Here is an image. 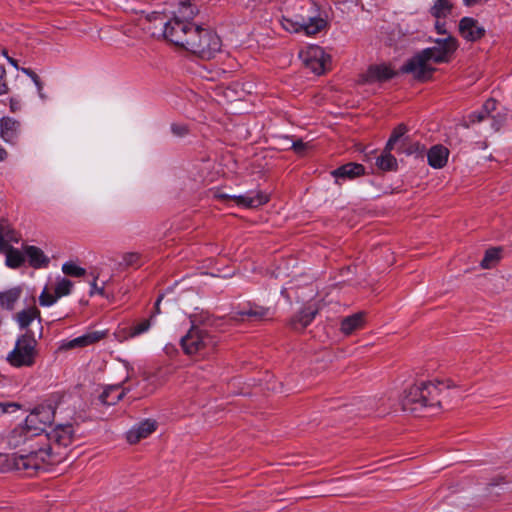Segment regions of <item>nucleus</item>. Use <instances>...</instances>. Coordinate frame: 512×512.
<instances>
[{"label": "nucleus", "instance_id": "9d476101", "mask_svg": "<svg viewBox=\"0 0 512 512\" xmlns=\"http://www.w3.org/2000/svg\"><path fill=\"white\" fill-rule=\"evenodd\" d=\"M62 272L69 277L82 278L91 288H104L108 280L102 275L98 268H92L87 272L75 261H67L62 265Z\"/></svg>", "mask_w": 512, "mask_h": 512}, {"label": "nucleus", "instance_id": "6ab92c4d", "mask_svg": "<svg viewBox=\"0 0 512 512\" xmlns=\"http://www.w3.org/2000/svg\"><path fill=\"white\" fill-rule=\"evenodd\" d=\"M152 323L150 319H143L139 322H134L132 325L120 328L117 332V337L119 341H126L131 338L138 337L144 333H146Z\"/></svg>", "mask_w": 512, "mask_h": 512}, {"label": "nucleus", "instance_id": "09e8293b", "mask_svg": "<svg viewBox=\"0 0 512 512\" xmlns=\"http://www.w3.org/2000/svg\"><path fill=\"white\" fill-rule=\"evenodd\" d=\"M164 295L161 294L159 295V297L157 298L156 302H155V305H154V311L152 312L151 316H150V320L152 318H154L156 315L160 314L161 313V310H160V303L163 299Z\"/></svg>", "mask_w": 512, "mask_h": 512}, {"label": "nucleus", "instance_id": "c85d7f7f", "mask_svg": "<svg viewBox=\"0 0 512 512\" xmlns=\"http://www.w3.org/2000/svg\"><path fill=\"white\" fill-rule=\"evenodd\" d=\"M453 9V3L450 0H436L430 8V14L436 19H445Z\"/></svg>", "mask_w": 512, "mask_h": 512}, {"label": "nucleus", "instance_id": "8fccbe9b", "mask_svg": "<svg viewBox=\"0 0 512 512\" xmlns=\"http://www.w3.org/2000/svg\"><path fill=\"white\" fill-rule=\"evenodd\" d=\"M435 29H436L437 33H439V34H443V35L447 34L445 23L442 22L441 19H436Z\"/></svg>", "mask_w": 512, "mask_h": 512}, {"label": "nucleus", "instance_id": "1a4fd4ad", "mask_svg": "<svg viewBox=\"0 0 512 512\" xmlns=\"http://www.w3.org/2000/svg\"><path fill=\"white\" fill-rule=\"evenodd\" d=\"M45 437L49 440V445L44 449L50 450L53 447V457H57L61 462L66 457L65 448L73 442L74 429L71 424L57 425Z\"/></svg>", "mask_w": 512, "mask_h": 512}, {"label": "nucleus", "instance_id": "72a5a7b5", "mask_svg": "<svg viewBox=\"0 0 512 512\" xmlns=\"http://www.w3.org/2000/svg\"><path fill=\"white\" fill-rule=\"evenodd\" d=\"M501 249L491 248L486 251L483 259L481 260V267L484 269H490L494 267L500 260Z\"/></svg>", "mask_w": 512, "mask_h": 512}, {"label": "nucleus", "instance_id": "9b49d317", "mask_svg": "<svg viewBox=\"0 0 512 512\" xmlns=\"http://www.w3.org/2000/svg\"><path fill=\"white\" fill-rule=\"evenodd\" d=\"M299 57L303 64L317 75L323 74L330 65V56L317 45L305 47L300 51Z\"/></svg>", "mask_w": 512, "mask_h": 512}, {"label": "nucleus", "instance_id": "b1692460", "mask_svg": "<svg viewBox=\"0 0 512 512\" xmlns=\"http://www.w3.org/2000/svg\"><path fill=\"white\" fill-rule=\"evenodd\" d=\"M25 258H27L29 264L34 268L45 267L49 263V258L45 256L43 251L35 246H27L24 249Z\"/></svg>", "mask_w": 512, "mask_h": 512}, {"label": "nucleus", "instance_id": "ddd939ff", "mask_svg": "<svg viewBox=\"0 0 512 512\" xmlns=\"http://www.w3.org/2000/svg\"><path fill=\"white\" fill-rule=\"evenodd\" d=\"M215 198L220 200H233L236 205L244 208H257L266 204L269 201L268 194L262 191H250L243 195H228L225 193L218 192L215 194Z\"/></svg>", "mask_w": 512, "mask_h": 512}, {"label": "nucleus", "instance_id": "a18cd8bd", "mask_svg": "<svg viewBox=\"0 0 512 512\" xmlns=\"http://www.w3.org/2000/svg\"><path fill=\"white\" fill-rule=\"evenodd\" d=\"M9 107L11 112L16 113L21 110L22 104L21 101L17 98H10Z\"/></svg>", "mask_w": 512, "mask_h": 512}, {"label": "nucleus", "instance_id": "37998d69", "mask_svg": "<svg viewBox=\"0 0 512 512\" xmlns=\"http://www.w3.org/2000/svg\"><path fill=\"white\" fill-rule=\"evenodd\" d=\"M171 130L176 136H184L188 133V128L184 124H172Z\"/></svg>", "mask_w": 512, "mask_h": 512}, {"label": "nucleus", "instance_id": "a878e982", "mask_svg": "<svg viewBox=\"0 0 512 512\" xmlns=\"http://www.w3.org/2000/svg\"><path fill=\"white\" fill-rule=\"evenodd\" d=\"M124 396V390L120 385H114L106 388L99 396V401L103 405H114Z\"/></svg>", "mask_w": 512, "mask_h": 512}, {"label": "nucleus", "instance_id": "412c9836", "mask_svg": "<svg viewBox=\"0 0 512 512\" xmlns=\"http://www.w3.org/2000/svg\"><path fill=\"white\" fill-rule=\"evenodd\" d=\"M395 75L394 71L387 65H372L363 75V82L374 83L383 82L391 79Z\"/></svg>", "mask_w": 512, "mask_h": 512}, {"label": "nucleus", "instance_id": "bb28decb", "mask_svg": "<svg viewBox=\"0 0 512 512\" xmlns=\"http://www.w3.org/2000/svg\"><path fill=\"white\" fill-rule=\"evenodd\" d=\"M34 319L41 322L40 311L35 306L28 307L16 315V320L22 329L27 328Z\"/></svg>", "mask_w": 512, "mask_h": 512}, {"label": "nucleus", "instance_id": "f03ea898", "mask_svg": "<svg viewBox=\"0 0 512 512\" xmlns=\"http://www.w3.org/2000/svg\"><path fill=\"white\" fill-rule=\"evenodd\" d=\"M435 45L423 49L411 58L402 68L405 73H411L415 78L425 80L431 77L434 72L432 63H447L456 52L459 44L453 36L436 39Z\"/></svg>", "mask_w": 512, "mask_h": 512}, {"label": "nucleus", "instance_id": "13d9d810", "mask_svg": "<svg viewBox=\"0 0 512 512\" xmlns=\"http://www.w3.org/2000/svg\"><path fill=\"white\" fill-rule=\"evenodd\" d=\"M7 59H8V61H9V63H10L11 65H13L15 68H18L17 61H16V60H14L13 58H10V57H7Z\"/></svg>", "mask_w": 512, "mask_h": 512}, {"label": "nucleus", "instance_id": "f704fd0d", "mask_svg": "<svg viewBox=\"0 0 512 512\" xmlns=\"http://www.w3.org/2000/svg\"><path fill=\"white\" fill-rule=\"evenodd\" d=\"M197 11L190 3L183 2L180 4L174 18H179L183 22L191 23L190 20L194 18Z\"/></svg>", "mask_w": 512, "mask_h": 512}, {"label": "nucleus", "instance_id": "2eb2a0df", "mask_svg": "<svg viewBox=\"0 0 512 512\" xmlns=\"http://www.w3.org/2000/svg\"><path fill=\"white\" fill-rule=\"evenodd\" d=\"M459 34L469 42L480 40L485 35V28L472 17H463L459 21Z\"/></svg>", "mask_w": 512, "mask_h": 512}, {"label": "nucleus", "instance_id": "20e7f679", "mask_svg": "<svg viewBox=\"0 0 512 512\" xmlns=\"http://www.w3.org/2000/svg\"><path fill=\"white\" fill-rule=\"evenodd\" d=\"M448 388L450 381L436 379L417 382L404 390L401 397L402 409L416 414L428 407H438L441 393Z\"/></svg>", "mask_w": 512, "mask_h": 512}, {"label": "nucleus", "instance_id": "de8ad7c7", "mask_svg": "<svg viewBox=\"0 0 512 512\" xmlns=\"http://www.w3.org/2000/svg\"><path fill=\"white\" fill-rule=\"evenodd\" d=\"M293 149L298 154H303L304 151L307 149V143H304L303 141L299 140L293 143Z\"/></svg>", "mask_w": 512, "mask_h": 512}, {"label": "nucleus", "instance_id": "423d86ee", "mask_svg": "<svg viewBox=\"0 0 512 512\" xmlns=\"http://www.w3.org/2000/svg\"><path fill=\"white\" fill-rule=\"evenodd\" d=\"M208 325V322L203 323L202 326L192 325L187 334L182 337L181 346L186 354L204 357L214 351L217 338L207 331Z\"/></svg>", "mask_w": 512, "mask_h": 512}, {"label": "nucleus", "instance_id": "39448f33", "mask_svg": "<svg viewBox=\"0 0 512 512\" xmlns=\"http://www.w3.org/2000/svg\"><path fill=\"white\" fill-rule=\"evenodd\" d=\"M52 449L45 450L39 448L38 450L31 451L26 455H5L7 462V468L22 472L26 476L32 477L36 475L40 470L45 469V464H55L59 462L57 457H53Z\"/></svg>", "mask_w": 512, "mask_h": 512}, {"label": "nucleus", "instance_id": "c9c22d12", "mask_svg": "<svg viewBox=\"0 0 512 512\" xmlns=\"http://www.w3.org/2000/svg\"><path fill=\"white\" fill-rule=\"evenodd\" d=\"M407 132V128L404 124L398 125L392 132L387 144L386 149L391 151L394 144Z\"/></svg>", "mask_w": 512, "mask_h": 512}, {"label": "nucleus", "instance_id": "aec40b11", "mask_svg": "<svg viewBox=\"0 0 512 512\" xmlns=\"http://www.w3.org/2000/svg\"><path fill=\"white\" fill-rule=\"evenodd\" d=\"M366 324V313L363 311L357 312L350 316L344 317L340 324V331L344 335H351L354 332L364 328Z\"/></svg>", "mask_w": 512, "mask_h": 512}, {"label": "nucleus", "instance_id": "58836bf2", "mask_svg": "<svg viewBox=\"0 0 512 512\" xmlns=\"http://www.w3.org/2000/svg\"><path fill=\"white\" fill-rule=\"evenodd\" d=\"M22 71L24 73H31L30 78L33 80V82L37 86L38 93H39L40 97L43 98L44 97L43 94H42L43 86H42V83H41L39 77L37 76V74L35 72H33L32 70L27 69V68H23Z\"/></svg>", "mask_w": 512, "mask_h": 512}, {"label": "nucleus", "instance_id": "49530a36", "mask_svg": "<svg viewBox=\"0 0 512 512\" xmlns=\"http://www.w3.org/2000/svg\"><path fill=\"white\" fill-rule=\"evenodd\" d=\"M496 108V101L494 99H488L484 105H483V110L485 113H487L488 115L493 111L495 110Z\"/></svg>", "mask_w": 512, "mask_h": 512}, {"label": "nucleus", "instance_id": "f3484780", "mask_svg": "<svg viewBox=\"0 0 512 512\" xmlns=\"http://www.w3.org/2000/svg\"><path fill=\"white\" fill-rule=\"evenodd\" d=\"M104 337H105L104 332H100V331L88 332V333L81 335L79 337H76L72 340H64L62 342L60 348L65 349V350L74 349V348H82V347L92 345V344L100 341Z\"/></svg>", "mask_w": 512, "mask_h": 512}, {"label": "nucleus", "instance_id": "5701e85b", "mask_svg": "<svg viewBox=\"0 0 512 512\" xmlns=\"http://www.w3.org/2000/svg\"><path fill=\"white\" fill-rule=\"evenodd\" d=\"M34 435L33 430L29 429L26 424L24 426H18L9 434L8 444L12 448H17L22 444H25L26 441Z\"/></svg>", "mask_w": 512, "mask_h": 512}, {"label": "nucleus", "instance_id": "7ed1b4c3", "mask_svg": "<svg viewBox=\"0 0 512 512\" xmlns=\"http://www.w3.org/2000/svg\"><path fill=\"white\" fill-rule=\"evenodd\" d=\"M293 9L291 16H283L281 19V26L286 31L315 35L327 26V15L313 0H299Z\"/></svg>", "mask_w": 512, "mask_h": 512}, {"label": "nucleus", "instance_id": "f8f14e48", "mask_svg": "<svg viewBox=\"0 0 512 512\" xmlns=\"http://www.w3.org/2000/svg\"><path fill=\"white\" fill-rule=\"evenodd\" d=\"M148 26L146 29L153 37H164L171 42V32L176 26L175 23H183L179 18L167 20L166 16L162 13L154 12L148 17Z\"/></svg>", "mask_w": 512, "mask_h": 512}, {"label": "nucleus", "instance_id": "0eeeda50", "mask_svg": "<svg viewBox=\"0 0 512 512\" xmlns=\"http://www.w3.org/2000/svg\"><path fill=\"white\" fill-rule=\"evenodd\" d=\"M37 357V341L32 332L27 331L20 336L12 351L7 355V361L16 368L31 367Z\"/></svg>", "mask_w": 512, "mask_h": 512}, {"label": "nucleus", "instance_id": "7c9ffc66", "mask_svg": "<svg viewBox=\"0 0 512 512\" xmlns=\"http://www.w3.org/2000/svg\"><path fill=\"white\" fill-rule=\"evenodd\" d=\"M70 290H42L39 296V302L42 306H51L60 297L68 295Z\"/></svg>", "mask_w": 512, "mask_h": 512}, {"label": "nucleus", "instance_id": "6e6d98bb", "mask_svg": "<svg viewBox=\"0 0 512 512\" xmlns=\"http://www.w3.org/2000/svg\"><path fill=\"white\" fill-rule=\"evenodd\" d=\"M8 157V152L0 145V162H3Z\"/></svg>", "mask_w": 512, "mask_h": 512}, {"label": "nucleus", "instance_id": "a19ab883", "mask_svg": "<svg viewBox=\"0 0 512 512\" xmlns=\"http://www.w3.org/2000/svg\"><path fill=\"white\" fill-rule=\"evenodd\" d=\"M8 92V85L6 83V71L3 66L0 65V95H4Z\"/></svg>", "mask_w": 512, "mask_h": 512}, {"label": "nucleus", "instance_id": "79ce46f5", "mask_svg": "<svg viewBox=\"0 0 512 512\" xmlns=\"http://www.w3.org/2000/svg\"><path fill=\"white\" fill-rule=\"evenodd\" d=\"M268 313H269V310L267 308L256 307L254 309L251 308L246 314L250 315V316L263 318V317L267 316Z\"/></svg>", "mask_w": 512, "mask_h": 512}, {"label": "nucleus", "instance_id": "cd10ccee", "mask_svg": "<svg viewBox=\"0 0 512 512\" xmlns=\"http://www.w3.org/2000/svg\"><path fill=\"white\" fill-rule=\"evenodd\" d=\"M10 243H7V246L4 249H0V252L6 253V264L11 268H18L25 261V252L22 253L18 249H13L10 247Z\"/></svg>", "mask_w": 512, "mask_h": 512}, {"label": "nucleus", "instance_id": "4be33fe9", "mask_svg": "<svg viewBox=\"0 0 512 512\" xmlns=\"http://www.w3.org/2000/svg\"><path fill=\"white\" fill-rule=\"evenodd\" d=\"M449 156V150L442 145H435L428 151V164L434 169L443 168Z\"/></svg>", "mask_w": 512, "mask_h": 512}, {"label": "nucleus", "instance_id": "473e14b6", "mask_svg": "<svg viewBox=\"0 0 512 512\" xmlns=\"http://www.w3.org/2000/svg\"><path fill=\"white\" fill-rule=\"evenodd\" d=\"M142 265V260L139 254L134 252L125 253L118 261V266L121 268H138Z\"/></svg>", "mask_w": 512, "mask_h": 512}, {"label": "nucleus", "instance_id": "c03bdc74", "mask_svg": "<svg viewBox=\"0 0 512 512\" xmlns=\"http://www.w3.org/2000/svg\"><path fill=\"white\" fill-rule=\"evenodd\" d=\"M487 116H488V114L485 113L484 110L482 109L480 112H473V113H471L469 115V120L472 123H477V122H481L484 119H486Z\"/></svg>", "mask_w": 512, "mask_h": 512}, {"label": "nucleus", "instance_id": "393cba45", "mask_svg": "<svg viewBox=\"0 0 512 512\" xmlns=\"http://www.w3.org/2000/svg\"><path fill=\"white\" fill-rule=\"evenodd\" d=\"M362 174H364V167L361 164H356V163L345 164L332 172V175L336 179H338V178L353 179Z\"/></svg>", "mask_w": 512, "mask_h": 512}, {"label": "nucleus", "instance_id": "e433bc0d", "mask_svg": "<svg viewBox=\"0 0 512 512\" xmlns=\"http://www.w3.org/2000/svg\"><path fill=\"white\" fill-rule=\"evenodd\" d=\"M19 290H7L0 294V303L2 306H5L7 309H11L13 307L14 302L18 298Z\"/></svg>", "mask_w": 512, "mask_h": 512}, {"label": "nucleus", "instance_id": "ea45409f", "mask_svg": "<svg viewBox=\"0 0 512 512\" xmlns=\"http://www.w3.org/2000/svg\"><path fill=\"white\" fill-rule=\"evenodd\" d=\"M22 71L24 73H31L30 78L33 80V82L37 86L38 93H39L40 97L43 98L44 97L43 94H42L43 86H42V83H41L39 77L37 76V74L35 72H33L32 70L27 69V68H23Z\"/></svg>", "mask_w": 512, "mask_h": 512}, {"label": "nucleus", "instance_id": "2f4dec72", "mask_svg": "<svg viewBox=\"0 0 512 512\" xmlns=\"http://www.w3.org/2000/svg\"><path fill=\"white\" fill-rule=\"evenodd\" d=\"M376 165L379 169L384 171L394 170L397 167V160L386 148L383 153L377 157Z\"/></svg>", "mask_w": 512, "mask_h": 512}, {"label": "nucleus", "instance_id": "c756f323", "mask_svg": "<svg viewBox=\"0 0 512 512\" xmlns=\"http://www.w3.org/2000/svg\"><path fill=\"white\" fill-rule=\"evenodd\" d=\"M8 242H18V236L8 221L0 219V249H4Z\"/></svg>", "mask_w": 512, "mask_h": 512}, {"label": "nucleus", "instance_id": "3c124183", "mask_svg": "<svg viewBox=\"0 0 512 512\" xmlns=\"http://www.w3.org/2000/svg\"><path fill=\"white\" fill-rule=\"evenodd\" d=\"M463 4L467 7H472L481 3H485L488 0H462Z\"/></svg>", "mask_w": 512, "mask_h": 512}, {"label": "nucleus", "instance_id": "a211bd4d", "mask_svg": "<svg viewBox=\"0 0 512 512\" xmlns=\"http://www.w3.org/2000/svg\"><path fill=\"white\" fill-rule=\"evenodd\" d=\"M20 122L14 118L4 116L0 119V136L7 142L14 144L20 134Z\"/></svg>", "mask_w": 512, "mask_h": 512}, {"label": "nucleus", "instance_id": "4c0bfd02", "mask_svg": "<svg viewBox=\"0 0 512 512\" xmlns=\"http://www.w3.org/2000/svg\"><path fill=\"white\" fill-rule=\"evenodd\" d=\"M90 297H102L107 299L109 302L113 300V293L111 290H90Z\"/></svg>", "mask_w": 512, "mask_h": 512}, {"label": "nucleus", "instance_id": "5fc2aeb1", "mask_svg": "<svg viewBox=\"0 0 512 512\" xmlns=\"http://www.w3.org/2000/svg\"><path fill=\"white\" fill-rule=\"evenodd\" d=\"M419 148H420L419 143H414L413 145H411L410 148L403 150V152H405L406 154H411L414 151H417Z\"/></svg>", "mask_w": 512, "mask_h": 512}, {"label": "nucleus", "instance_id": "dca6fc26", "mask_svg": "<svg viewBox=\"0 0 512 512\" xmlns=\"http://www.w3.org/2000/svg\"><path fill=\"white\" fill-rule=\"evenodd\" d=\"M157 428V422L152 419H146L133 426L126 434L127 441L130 444H136L140 440L147 438Z\"/></svg>", "mask_w": 512, "mask_h": 512}, {"label": "nucleus", "instance_id": "4d7b16f0", "mask_svg": "<svg viewBox=\"0 0 512 512\" xmlns=\"http://www.w3.org/2000/svg\"><path fill=\"white\" fill-rule=\"evenodd\" d=\"M169 371H165L163 374L160 375L161 381L160 384L165 382L166 376L169 374Z\"/></svg>", "mask_w": 512, "mask_h": 512}, {"label": "nucleus", "instance_id": "864d4df0", "mask_svg": "<svg viewBox=\"0 0 512 512\" xmlns=\"http://www.w3.org/2000/svg\"><path fill=\"white\" fill-rule=\"evenodd\" d=\"M71 286V281L65 278H63L58 284V288H70Z\"/></svg>", "mask_w": 512, "mask_h": 512}, {"label": "nucleus", "instance_id": "603ef678", "mask_svg": "<svg viewBox=\"0 0 512 512\" xmlns=\"http://www.w3.org/2000/svg\"><path fill=\"white\" fill-rule=\"evenodd\" d=\"M15 405L12 403H2L0 402V416L7 413L10 407H14Z\"/></svg>", "mask_w": 512, "mask_h": 512}, {"label": "nucleus", "instance_id": "f257e3e1", "mask_svg": "<svg viewBox=\"0 0 512 512\" xmlns=\"http://www.w3.org/2000/svg\"><path fill=\"white\" fill-rule=\"evenodd\" d=\"M171 43L183 47L201 58L210 59L221 49L219 36L211 29L194 23H175Z\"/></svg>", "mask_w": 512, "mask_h": 512}, {"label": "nucleus", "instance_id": "6e6552de", "mask_svg": "<svg viewBox=\"0 0 512 512\" xmlns=\"http://www.w3.org/2000/svg\"><path fill=\"white\" fill-rule=\"evenodd\" d=\"M309 295H306L307 299L303 309L297 315L295 325L299 324L300 328L307 327L315 318V316L323 311L326 307L333 303V299L330 298V294L327 290H308Z\"/></svg>", "mask_w": 512, "mask_h": 512}, {"label": "nucleus", "instance_id": "4468645a", "mask_svg": "<svg viewBox=\"0 0 512 512\" xmlns=\"http://www.w3.org/2000/svg\"><path fill=\"white\" fill-rule=\"evenodd\" d=\"M53 417L54 412L50 406H39L26 417L25 424L33 430V434L40 435V432L53 421Z\"/></svg>", "mask_w": 512, "mask_h": 512}]
</instances>
